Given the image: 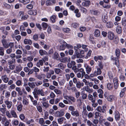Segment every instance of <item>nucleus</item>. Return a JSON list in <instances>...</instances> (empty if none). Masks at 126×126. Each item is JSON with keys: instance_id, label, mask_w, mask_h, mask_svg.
I'll list each match as a JSON object with an SVG mask.
<instances>
[{"instance_id": "1", "label": "nucleus", "mask_w": 126, "mask_h": 126, "mask_svg": "<svg viewBox=\"0 0 126 126\" xmlns=\"http://www.w3.org/2000/svg\"><path fill=\"white\" fill-rule=\"evenodd\" d=\"M34 97L38 100V95L40 94L42 96L44 95V94L42 89H38L37 87H36L34 90V91L32 92Z\"/></svg>"}, {"instance_id": "2", "label": "nucleus", "mask_w": 126, "mask_h": 126, "mask_svg": "<svg viewBox=\"0 0 126 126\" xmlns=\"http://www.w3.org/2000/svg\"><path fill=\"white\" fill-rule=\"evenodd\" d=\"M105 98L109 101H112L114 99V96L113 95H110L109 93L106 92L104 94Z\"/></svg>"}, {"instance_id": "3", "label": "nucleus", "mask_w": 126, "mask_h": 126, "mask_svg": "<svg viewBox=\"0 0 126 126\" xmlns=\"http://www.w3.org/2000/svg\"><path fill=\"white\" fill-rule=\"evenodd\" d=\"M64 110H61L56 111L55 113V116L57 117H61L63 116L64 114Z\"/></svg>"}, {"instance_id": "4", "label": "nucleus", "mask_w": 126, "mask_h": 126, "mask_svg": "<svg viewBox=\"0 0 126 126\" xmlns=\"http://www.w3.org/2000/svg\"><path fill=\"white\" fill-rule=\"evenodd\" d=\"M64 98L67 100H68L70 102H71L70 100L74 102H75L76 100L75 98L71 96H64Z\"/></svg>"}, {"instance_id": "5", "label": "nucleus", "mask_w": 126, "mask_h": 126, "mask_svg": "<svg viewBox=\"0 0 126 126\" xmlns=\"http://www.w3.org/2000/svg\"><path fill=\"white\" fill-rule=\"evenodd\" d=\"M96 110L100 112H102L103 113H105L106 111V107L104 106L102 108L101 107L99 106L97 107Z\"/></svg>"}, {"instance_id": "6", "label": "nucleus", "mask_w": 126, "mask_h": 126, "mask_svg": "<svg viewBox=\"0 0 126 126\" xmlns=\"http://www.w3.org/2000/svg\"><path fill=\"white\" fill-rule=\"evenodd\" d=\"M4 103L6 105L8 109H9L11 108L12 104V102L11 101L7 100L5 101Z\"/></svg>"}, {"instance_id": "7", "label": "nucleus", "mask_w": 126, "mask_h": 126, "mask_svg": "<svg viewBox=\"0 0 126 126\" xmlns=\"http://www.w3.org/2000/svg\"><path fill=\"white\" fill-rule=\"evenodd\" d=\"M108 38L110 40H113L114 37V33L111 31L108 32Z\"/></svg>"}, {"instance_id": "8", "label": "nucleus", "mask_w": 126, "mask_h": 126, "mask_svg": "<svg viewBox=\"0 0 126 126\" xmlns=\"http://www.w3.org/2000/svg\"><path fill=\"white\" fill-rule=\"evenodd\" d=\"M1 79L4 82L7 83L8 82L9 78L6 75H4L1 76Z\"/></svg>"}, {"instance_id": "9", "label": "nucleus", "mask_w": 126, "mask_h": 126, "mask_svg": "<svg viewBox=\"0 0 126 126\" xmlns=\"http://www.w3.org/2000/svg\"><path fill=\"white\" fill-rule=\"evenodd\" d=\"M71 114L73 116L76 117L79 116V112L78 110H74L73 111H71Z\"/></svg>"}, {"instance_id": "10", "label": "nucleus", "mask_w": 126, "mask_h": 126, "mask_svg": "<svg viewBox=\"0 0 126 126\" xmlns=\"http://www.w3.org/2000/svg\"><path fill=\"white\" fill-rule=\"evenodd\" d=\"M72 69L75 73H77L78 72H80L81 68H79L76 66L75 65L73 66L72 68Z\"/></svg>"}, {"instance_id": "11", "label": "nucleus", "mask_w": 126, "mask_h": 126, "mask_svg": "<svg viewBox=\"0 0 126 126\" xmlns=\"http://www.w3.org/2000/svg\"><path fill=\"white\" fill-rule=\"evenodd\" d=\"M49 67L44 66L42 67L41 68V70L43 71L44 72H47L49 70Z\"/></svg>"}, {"instance_id": "12", "label": "nucleus", "mask_w": 126, "mask_h": 126, "mask_svg": "<svg viewBox=\"0 0 126 126\" xmlns=\"http://www.w3.org/2000/svg\"><path fill=\"white\" fill-rule=\"evenodd\" d=\"M24 43L25 44L31 45L32 44V41L30 39H25L24 41Z\"/></svg>"}, {"instance_id": "13", "label": "nucleus", "mask_w": 126, "mask_h": 126, "mask_svg": "<svg viewBox=\"0 0 126 126\" xmlns=\"http://www.w3.org/2000/svg\"><path fill=\"white\" fill-rule=\"evenodd\" d=\"M88 97L89 100H91L92 103H95V98H94L92 95L91 94H89L88 95Z\"/></svg>"}, {"instance_id": "14", "label": "nucleus", "mask_w": 126, "mask_h": 126, "mask_svg": "<svg viewBox=\"0 0 126 126\" xmlns=\"http://www.w3.org/2000/svg\"><path fill=\"white\" fill-rule=\"evenodd\" d=\"M28 13L29 14L31 15H36L37 14V11L36 10H31L28 11Z\"/></svg>"}, {"instance_id": "15", "label": "nucleus", "mask_w": 126, "mask_h": 126, "mask_svg": "<svg viewBox=\"0 0 126 126\" xmlns=\"http://www.w3.org/2000/svg\"><path fill=\"white\" fill-rule=\"evenodd\" d=\"M44 62L42 60H39L38 62L36 64V66L37 67H40L41 66H42Z\"/></svg>"}, {"instance_id": "16", "label": "nucleus", "mask_w": 126, "mask_h": 126, "mask_svg": "<svg viewBox=\"0 0 126 126\" xmlns=\"http://www.w3.org/2000/svg\"><path fill=\"white\" fill-rule=\"evenodd\" d=\"M55 3L56 1L55 0H47L46 1V5L47 6H49L52 4V3L54 4Z\"/></svg>"}, {"instance_id": "17", "label": "nucleus", "mask_w": 126, "mask_h": 126, "mask_svg": "<svg viewBox=\"0 0 126 126\" xmlns=\"http://www.w3.org/2000/svg\"><path fill=\"white\" fill-rule=\"evenodd\" d=\"M67 89L68 90H71L72 92H76L77 90L75 86L72 87H67Z\"/></svg>"}, {"instance_id": "18", "label": "nucleus", "mask_w": 126, "mask_h": 126, "mask_svg": "<svg viewBox=\"0 0 126 126\" xmlns=\"http://www.w3.org/2000/svg\"><path fill=\"white\" fill-rule=\"evenodd\" d=\"M75 62L74 61H72L70 63H68L67 66L68 68H71L72 66H75Z\"/></svg>"}, {"instance_id": "19", "label": "nucleus", "mask_w": 126, "mask_h": 126, "mask_svg": "<svg viewBox=\"0 0 126 126\" xmlns=\"http://www.w3.org/2000/svg\"><path fill=\"white\" fill-rule=\"evenodd\" d=\"M115 117L116 121H119L120 119V114L118 111H115Z\"/></svg>"}, {"instance_id": "20", "label": "nucleus", "mask_w": 126, "mask_h": 126, "mask_svg": "<svg viewBox=\"0 0 126 126\" xmlns=\"http://www.w3.org/2000/svg\"><path fill=\"white\" fill-rule=\"evenodd\" d=\"M11 79H10L9 80H8V82H7L8 84L9 85L13 84L14 83L13 80L15 81L16 80V78L15 77L11 78Z\"/></svg>"}, {"instance_id": "21", "label": "nucleus", "mask_w": 126, "mask_h": 126, "mask_svg": "<svg viewBox=\"0 0 126 126\" xmlns=\"http://www.w3.org/2000/svg\"><path fill=\"white\" fill-rule=\"evenodd\" d=\"M81 97L82 100H85L86 99L87 97V95L84 92H82L81 93Z\"/></svg>"}, {"instance_id": "22", "label": "nucleus", "mask_w": 126, "mask_h": 126, "mask_svg": "<svg viewBox=\"0 0 126 126\" xmlns=\"http://www.w3.org/2000/svg\"><path fill=\"white\" fill-rule=\"evenodd\" d=\"M94 36L96 37H99L100 34L99 31L97 29L95 30L94 32Z\"/></svg>"}, {"instance_id": "23", "label": "nucleus", "mask_w": 126, "mask_h": 126, "mask_svg": "<svg viewBox=\"0 0 126 126\" xmlns=\"http://www.w3.org/2000/svg\"><path fill=\"white\" fill-rule=\"evenodd\" d=\"M35 82H29L28 83V86L32 89H33L35 88Z\"/></svg>"}, {"instance_id": "24", "label": "nucleus", "mask_w": 126, "mask_h": 126, "mask_svg": "<svg viewBox=\"0 0 126 126\" xmlns=\"http://www.w3.org/2000/svg\"><path fill=\"white\" fill-rule=\"evenodd\" d=\"M39 52L41 56H43L44 55H47V53L45 50L42 49H40L39 50Z\"/></svg>"}, {"instance_id": "25", "label": "nucleus", "mask_w": 126, "mask_h": 126, "mask_svg": "<svg viewBox=\"0 0 126 126\" xmlns=\"http://www.w3.org/2000/svg\"><path fill=\"white\" fill-rule=\"evenodd\" d=\"M3 45V47L6 48H8L9 46L7 44V42H6L5 40L4 39H3L2 40Z\"/></svg>"}, {"instance_id": "26", "label": "nucleus", "mask_w": 126, "mask_h": 126, "mask_svg": "<svg viewBox=\"0 0 126 126\" xmlns=\"http://www.w3.org/2000/svg\"><path fill=\"white\" fill-rule=\"evenodd\" d=\"M10 113L12 116L14 118L17 117V116L15 111L13 110H12L10 111Z\"/></svg>"}, {"instance_id": "27", "label": "nucleus", "mask_w": 126, "mask_h": 126, "mask_svg": "<svg viewBox=\"0 0 126 126\" xmlns=\"http://www.w3.org/2000/svg\"><path fill=\"white\" fill-rule=\"evenodd\" d=\"M121 23L122 25L124 26H126V17H124L122 20Z\"/></svg>"}, {"instance_id": "28", "label": "nucleus", "mask_w": 126, "mask_h": 126, "mask_svg": "<svg viewBox=\"0 0 126 126\" xmlns=\"http://www.w3.org/2000/svg\"><path fill=\"white\" fill-rule=\"evenodd\" d=\"M106 26L108 28H111L113 26V23L111 22H107L106 23Z\"/></svg>"}, {"instance_id": "29", "label": "nucleus", "mask_w": 126, "mask_h": 126, "mask_svg": "<svg viewBox=\"0 0 126 126\" xmlns=\"http://www.w3.org/2000/svg\"><path fill=\"white\" fill-rule=\"evenodd\" d=\"M53 57V58L58 60L59 59V55L57 53L55 52L54 54Z\"/></svg>"}, {"instance_id": "30", "label": "nucleus", "mask_w": 126, "mask_h": 126, "mask_svg": "<svg viewBox=\"0 0 126 126\" xmlns=\"http://www.w3.org/2000/svg\"><path fill=\"white\" fill-rule=\"evenodd\" d=\"M117 32L118 34H120L121 32V28L120 26L118 25L116 28Z\"/></svg>"}, {"instance_id": "31", "label": "nucleus", "mask_w": 126, "mask_h": 126, "mask_svg": "<svg viewBox=\"0 0 126 126\" xmlns=\"http://www.w3.org/2000/svg\"><path fill=\"white\" fill-rule=\"evenodd\" d=\"M7 88L6 84H1L0 86V89L2 90L4 89H6Z\"/></svg>"}, {"instance_id": "32", "label": "nucleus", "mask_w": 126, "mask_h": 126, "mask_svg": "<svg viewBox=\"0 0 126 126\" xmlns=\"http://www.w3.org/2000/svg\"><path fill=\"white\" fill-rule=\"evenodd\" d=\"M126 89V88L125 87L122 90L120 94V97H122L124 96L125 94V91Z\"/></svg>"}, {"instance_id": "33", "label": "nucleus", "mask_w": 126, "mask_h": 126, "mask_svg": "<svg viewBox=\"0 0 126 126\" xmlns=\"http://www.w3.org/2000/svg\"><path fill=\"white\" fill-rule=\"evenodd\" d=\"M101 69L100 68H97V71L94 72L95 74H97V76L101 74L102 72Z\"/></svg>"}, {"instance_id": "34", "label": "nucleus", "mask_w": 126, "mask_h": 126, "mask_svg": "<svg viewBox=\"0 0 126 126\" xmlns=\"http://www.w3.org/2000/svg\"><path fill=\"white\" fill-rule=\"evenodd\" d=\"M15 83L17 86H20L22 85V81L21 80H18Z\"/></svg>"}, {"instance_id": "35", "label": "nucleus", "mask_w": 126, "mask_h": 126, "mask_svg": "<svg viewBox=\"0 0 126 126\" xmlns=\"http://www.w3.org/2000/svg\"><path fill=\"white\" fill-rule=\"evenodd\" d=\"M86 72L88 74L92 70L91 68L88 66H87L86 67Z\"/></svg>"}, {"instance_id": "36", "label": "nucleus", "mask_w": 126, "mask_h": 126, "mask_svg": "<svg viewBox=\"0 0 126 126\" xmlns=\"http://www.w3.org/2000/svg\"><path fill=\"white\" fill-rule=\"evenodd\" d=\"M79 10L78 9H76L74 11V12L76 14V16L78 17H79L80 16V14L79 13Z\"/></svg>"}, {"instance_id": "37", "label": "nucleus", "mask_w": 126, "mask_h": 126, "mask_svg": "<svg viewBox=\"0 0 126 126\" xmlns=\"http://www.w3.org/2000/svg\"><path fill=\"white\" fill-rule=\"evenodd\" d=\"M65 48V46L64 44V42H63L62 45L60 46L59 49L60 50H64Z\"/></svg>"}, {"instance_id": "38", "label": "nucleus", "mask_w": 126, "mask_h": 126, "mask_svg": "<svg viewBox=\"0 0 126 126\" xmlns=\"http://www.w3.org/2000/svg\"><path fill=\"white\" fill-rule=\"evenodd\" d=\"M7 120V118L6 117H2L0 115V122L2 121V122L4 123Z\"/></svg>"}, {"instance_id": "39", "label": "nucleus", "mask_w": 126, "mask_h": 126, "mask_svg": "<svg viewBox=\"0 0 126 126\" xmlns=\"http://www.w3.org/2000/svg\"><path fill=\"white\" fill-rule=\"evenodd\" d=\"M35 83L36 86H39L42 84V82L41 81H38L35 82Z\"/></svg>"}, {"instance_id": "40", "label": "nucleus", "mask_w": 126, "mask_h": 126, "mask_svg": "<svg viewBox=\"0 0 126 126\" xmlns=\"http://www.w3.org/2000/svg\"><path fill=\"white\" fill-rule=\"evenodd\" d=\"M115 53L117 57H118L119 56L120 54V51L119 49H117L116 50Z\"/></svg>"}, {"instance_id": "41", "label": "nucleus", "mask_w": 126, "mask_h": 126, "mask_svg": "<svg viewBox=\"0 0 126 126\" xmlns=\"http://www.w3.org/2000/svg\"><path fill=\"white\" fill-rule=\"evenodd\" d=\"M88 115V112L86 109H83V110L82 112V115L83 116H86Z\"/></svg>"}, {"instance_id": "42", "label": "nucleus", "mask_w": 126, "mask_h": 126, "mask_svg": "<svg viewBox=\"0 0 126 126\" xmlns=\"http://www.w3.org/2000/svg\"><path fill=\"white\" fill-rule=\"evenodd\" d=\"M22 108V105L20 104L18 105L17 106V109L19 111H21Z\"/></svg>"}, {"instance_id": "43", "label": "nucleus", "mask_w": 126, "mask_h": 126, "mask_svg": "<svg viewBox=\"0 0 126 126\" xmlns=\"http://www.w3.org/2000/svg\"><path fill=\"white\" fill-rule=\"evenodd\" d=\"M102 18L103 19V21H104V22H106L107 21L108 17L107 16V15H104L102 17Z\"/></svg>"}, {"instance_id": "44", "label": "nucleus", "mask_w": 126, "mask_h": 126, "mask_svg": "<svg viewBox=\"0 0 126 126\" xmlns=\"http://www.w3.org/2000/svg\"><path fill=\"white\" fill-rule=\"evenodd\" d=\"M86 109L87 110L89 111H92L93 110V109L89 105H87L86 106Z\"/></svg>"}, {"instance_id": "45", "label": "nucleus", "mask_w": 126, "mask_h": 126, "mask_svg": "<svg viewBox=\"0 0 126 126\" xmlns=\"http://www.w3.org/2000/svg\"><path fill=\"white\" fill-rule=\"evenodd\" d=\"M56 18V17L54 15H53L51 17L50 19L52 22L54 23L55 22Z\"/></svg>"}, {"instance_id": "46", "label": "nucleus", "mask_w": 126, "mask_h": 126, "mask_svg": "<svg viewBox=\"0 0 126 126\" xmlns=\"http://www.w3.org/2000/svg\"><path fill=\"white\" fill-rule=\"evenodd\" d=\"M4 55V50L3 47H0V55L3 56Z\"/></svg>"}, {"instance_id": "47", "label": "nucleus", "mask_w": 126, "mask_h": 126, "mask_svg": "<svg viewBox=\"0 0 126 126\" xmlns=\"http://www.w3.org/2000/svg\"><path fill=\"white\" fill-rule=\"evenodd\" d=\"M43 106L46 108H48L49 106V105L46 102H44L42 103Z\"/></svg>"}, {"instance_id": "48", "label": "nucleus", "mask_w": 126, "mask_h": 126, "mask_svg": "<svg viewBox=\"0 0 126 126\" xmlns=\"http://www.w3.org/2000/svg\"><path fill=\"white\" fill-rule=\"evenodd\" d=\"M33 64L31 62H30L27 64V66L29 68H32L33 66Z\"/></svg>"}, {"instance_id": "49", "label": "nucleus", "mask_w": 126, "mask_h": 126, "mask_svg": "<svg viewBox=\"0 0 126 126\" xmlns=\"http://www.w3.org/2000/svg\"><path fill=\"white\" fill-rule=\"evenodd\" d=\"M64 118L63 117L59 118L58 119L57 121L58 123L60 124H61L63 121Z\"/></svg>"}, {"instance_id": "50", "label": "nucleus", "mask_w": 126, "mask_h": 126, "mask_svg": "<svg viewBox=\"0 0 126 126\" xmlns=\"http://www.w3.org/2000/svg\"><path fill=\"white\" fill-rule=\"evenodd\" d=\"M95 118L96 119H97L98 117L100 116L101 114L99 112H96L95 113Z\"/></svg>"}, {"instance_id": "51", "label": "nucleus", "mask_w": 126, "mask_h": 126, "mask_svg": "<svg viewBox=\"0 0 126 126\" xmlns=\"http://www.w3.org/2000/svg\"><path fill=\"white\" fill-rule=\"evenodd\" d=\"M33 57L32 56H29L27 57V60L30 62H31L33 59Z\"/></svg>"}, {"instance_id": "52", "label": "nucleus", "mask_w": 126, "mask_h": 126, "mask_svg": "<svg viewBox=\"0 0 126 126\" xmlns=\"http://www.w3.org/2000/svg\"><path fill=\"white\" fill-rule=\"evenodd\" d=\"M76 87L79 89L80 88L81 86V83L79 81H78V82L76 83Z\"/></svg>"}, {"instance_id": "53", "label": "nucleus", "mask_w": 126, "mask_h": 126, "mask_svg": "<svg viewBox=\"0 0 126 126\" xmlns=\"http://www.w3.org/2000/svg\"><path fill=\"white\" fill-rule=\"evenodd\" d=\"M68 110L71 111H73L74 110H75V109L74 107L72 106H69L68 107Z\"/></svg>"}, {"instance_id": "54", "label": "nucleus", "mask_w": 126, "mask_h": 126, "mask_svg": "<svg viewBox=\"0 0 126 126\" xmlns=\"http://www.w3.org/2000/svg\"><path fill=\"white\" fill-rule=\"evenodd\" d=\"M64 42L65 47H66L67 48H73V46L72 45L69 44H68L65 42Z\"/></svg>"}, {"instance_id": "55", "label": "nucleus", "mask_w": 126, "mask_h": 126, "mask_svg": "<svg viewBox=\"0 0 126 126\" xmlns=\"http://www.w3.org/2000/svg\"><path fill=\"white\" fill-rule=\"evenodd\" d=\"M63 30L65 32L68 33L70 31V29L68 28H63Z\"/></svg>"}, {"instance_id": "56", "label": "nucleus", "mask_w": 126, "mask_h": 126, "mask_svg": "<svg viewBox=\"0 0 126 126\" xmlns=\"http://www.w3.org/2000/svg\"><path fill=\"white\" fill-rule=\"evenodd\" d=\"M54 91L57 94H62L61 91L57 89H55Z\"/></svg>"}, {"instance_id": "57", "label": "nucleus", "mask_w": 126, "mask_h": 126, "mask_svg": "<svg viewBox=\"0 0 126 126\" xmlns=\"http://www.w3.org/2000/svg\"><path fill=\"white\" fill-rule=\"evenodd\" d=\"M79 72L81 73L82 77L83 78L85 73V72L84 71V69L82 68H81V69Z\"/></svg>"}, {"instance_id": "58", "label": "nucleus", "mask_w": 126, "mask_h": 126, "mask_svg": "<svg viewBox=\"0 0 126 126\" xmlns=\"http://www.w3.org/2000/svg\"><path fill=\"white\" fill-rule=\"evenodd\" d=\"M55 73L57 74H59L61 72V70L59 68H55L54 69Z\"/></svg>"}, {"instance_id": "59", "label": "nucleus", "mask_w": 126, "mask_h": 126, "mask_svg": "<svg viewBox=\"0 0 126 126\" xmlns=\"http://www.w3.org/2000/svg\"><path fill=\"white\" fill-rule=\"evenodd\" d=\"M91 13L92 14L94 15H97L98 14V12L96 10H92L91 11Z\"/></svg>"}, {"instance_id": "60", "label": "nucleus", "mask_w": 126, "mask_h": 126, "mask_svg": "<svg viewBox=\"0 0 126 126\" xmlns=\"http://www.w3.org/2000/svg\"><path fill=\"white\" fill-rule=\"evenodd\" d=\"M85 89L86 92H88L89 93H90V91L92 90L90 89L89 87L87 85L85 87Z\"/></svg>"}, {"instance_id": "61", "label": "nucleus", "mask_w": 126, "mask_h": 126, "mask_svg": "<svg viewBox=\"0 0 126 126\" xmlns=\"http://www.w3.org/2000/svg\"><path fill=\"white\" fill-rule=\"evenodd\" d=\"M107 88L109 90L111 89L112 88V85L110 83H109L107 85Z\"/></svg>"}, {"instance_id": "62", "label": "nucleus", "mask_w": 126, "mask_h": 126, "mask_svg": "<svg viewBox=\"0 0 126 126\" xmlns=\"http://www.w3.org/2000/svg\"><path fill=\"white\" fill-rule=\"evenodd\" d=\"M58 67L61 69H63L64 68V66L62 63H60L58 65Z\"/></svg>"}, {"instance_id": "63", "label": "nucleus", "mask_w": 126, "mask_h": 126, "mask_svg": "<svg viewBox=\"0 0 126 126\" xmlns=\"http://www.w3.org/2000/svg\"><path fill=\"white\" fill-rule=\"evenodd\" d=\"M87 115L88 118H91L93 117L94 116V114L92 112H90Z\"/></svg>"}, {"instance_id": "64", "label": "nucleus", "mask_w": 126, "mask_h": 126, "mask_svg": "<svg viewBox=\"0 0 126 126\" xmlns=\"http://www.w3.org/2000/svg\"><path fill=\"white\" fill-rule=\"evenodd\" d=\"M84 5L85 6H89L90 4V1L87 0L84 2Z\"/></svg>"}]
</instances>
